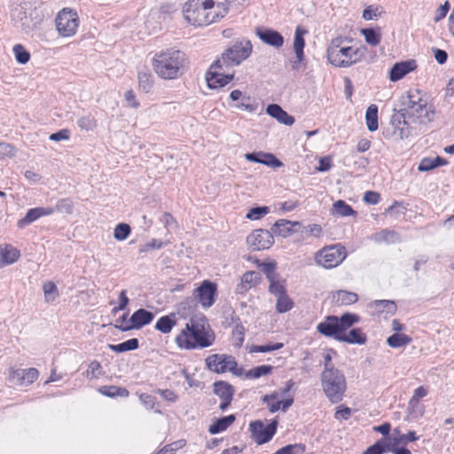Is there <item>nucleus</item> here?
<instances>
[{
	"label": "nucleus",
	"instance_id": "nucleus-1",
	"mask_svg": "<svg viewBox=\"0 0 454 454\" xmlns=\"http://www.w3.org/2000/svg\"><path fill=\"white\" fill-rule=\"evenodd\" d=\"M215 340L214 331L205 316L200 314L190 318L175 340L180 348L192 350L208 348L213 345Z\"/></svg>",
	"mask_w": 454,
	"mask_h": 454
},
{
	"label": "nucleus",
	"instance_id": "nucleus-2",
	"mask_svg": "<svg viewBox=\"0 0 454 454\" xmlns=\"http://www.w3.org/2000/svg\"><path fill=\"white\" fill-rule=\"evenodd\" d=\"M152 64L157 75L165 80L179 78L188 67L185 53L174 48L155 53Z\"/></svg>",
	"mask_w": 454,
	"mask_h": 454
},
{
	"label": "nucleus",
	"instance_id": "nucleus-3",
	"mask_svg": "<svg viewBox=\"0 0 454 454\" xmlns=\"http://www.w3.org/2000/svg\"><path fill=\"white\" fill-rule=\"evenodd\" d=\"M346 37L333 38L326 49L328 62L336 67H349L358 63L365 51V48L349 45Z\"/></svg>",
	"mask_w": 454,
	"mask_h": 454
},
{
	"label": "nucleus",
	"instance_id": "nucleus-4",
	"mask_svg": "<svg viewBox=\"0 0 454 454\" xmlns=\"http://www.w3.org/2000/svg\"><path fill=\"white\" fill-rule=\"evenodd\" d=\"M320 381L324 394L332 403L342 401L347 390L346 377L342 371L337 369L322 372Z\"/></svg>",
	"mask_w": 454,
	"mask_h": 454
},
{
	"label": "nucleus",
	"instance_id": "nucleus-5",
	"mask_svg": "<svg viewBox=\"0 0 454 454\" xmlns=\"http://www.w3.org/2000/svg\"><path fill=\"white\" fill-rule=\"evenodd\" d=\"M359 320V316L352 313H345L340 317L328 316L324 322L317 325V329L324 336L332 337L337 340V337H340L342 332H346Z\"/></svg>",
	"mask_w": 454,
	"mask_h": 454
},
{
	"label": "nucleus",
	"instance_id": "nucleus-6",
	"mask_svg": "<svg viewBox=\"0 0 454 454\" xmlns=\"http://www.w3.org/2000/svg\"><path fill=\"white\" fill-rule=\"evenodd\" d=\"M347 257L344 246L335 244L325 247L315 254V262L325 269H333L340 265Z\"/></svg>",
	"mask_w": 454,
	"mask_h": 454
},
{
	"label": "nucleus",
	"instance_id": "nucleus-7",
	"mask_svg": "<svg viewBox=\"0 0 454 454\" xmlns=\"http://www.w3.org/2000/svg\"><path fill=\"white\" fill-rule=\"evenodd\" d=\"M58 34L62 37H73L80 26V19L75 10L63 8L55 18Z\"/></svg>",
	"mask_w": 454,
	"mask_h": 454
},
{
	"label": "nucleus",
	"instance_id": "nucleus-8",
	"mask_svg": "<svg viewBox=\"0 0 454 454\" xmlns=\"http://www.w3.org/2000/svg\"><path fill=\"white\" fill-rule=\"evenodd\" d=\"M252 48V43L248 40L236 42L224 51L218 60H222V64L225 67L239 65L251 55Z\"/></svg>",
	"mask_w": 454,
	"mask_h": 454
},
{
	"label": "nucleus",
	"instance_id": "nucleus-9",
	"mask_svg": "<svg viewBox=\"0 0 454 454\" xmlns=\"http://www.w3.org/2000/svg\"><path fill=\"white\" fill-rule=\"evenodd\" d=\"M207 14L205 0H189L184 6L185 20L193 26H207Z\"/></svg>",
	"mask_w": 454,
	"mask_h": 454
},
{
	"label": "nucleus",
	"instance_id": "nucleus-10",
	"mask_svg": "<svg viewBox=\"0 0 454 454\" xmlns=\"http://www.w3.org/2000/svg\"><path fill=\"white\" fill-rule=\"evenodd\" d=\"M249 427L252 438L257 444L262 445L270 442L276 434L278 420L273 419L266 426L261 420H255L251 422Z\"/></svg>",
	"mask_w": 454,
	"mask_h": 454
},
{
	"label": "nucleus",
	"instance_id": "nucleus-11",
	"mask_svg": "<svg viewBox=\"0 0 454 454\" xmlns=\"http://www.w3.org/2000/svg\"><path fill=\"white\" fill-rule=\"evenodd\" d=\"M222 60H215L207 72L206 80L211 89H220L228 84L232 79L233 74H225Z\"/></svg>",
	"mask_w": 454,
	"mask_h": 454
},
{
	"label": "nucleus",
	"instance_id": "nucleus-12",
	"mask_svg": "<svg viewBox=\"0 0 454 454\" xmlns=\"http://www.w3.org/2000/svg\"><path fill=\"white\" fill-rule=\"evenodd\" d=\"M206 365L208 370L216 373L227 371L234 372L237 363L231 356L214 354L207 357Z\"/></svg>",
	"mask_w": 454,
	"mask_h": 454
},
{
	"label": "nucleus",
	"instance_id": "nucleus-13",
	"mask_svg": "<svg viewBox=\"0 0 454 454\" xmlns=\"http://www.w3.org/2000/svg\"><path fill=\"white\" fill-rule=\"evenodd\" d=\"M247 243L253 251L268 249L274 243L273 234L271 231L258 229L247 237Z\"/></svg>",
	"mask_w": 454,
	"mask_h": 454
},
{
	"label": "nucleus",
	"instance_id": "nucleus-14",
	"mask_svg": "<svg viewBox=\"0 0 454 454\" xmlns=\"http://www.w3.org/2000/svg\"><path fill=\"white\" fill-rule=\"evenodd\" d=\"M154 318V314L145 309H138L136 310L129 319L127 325H115L114 327L121 332H128L132 329H141L145 325L151 324Z\"/></svg>",
	"mask_w": 454,
	"mask_h": 454
},
{
	"label": "nucleus",
	"instance_id": "nucleus-15",
	"mask_svg": "<svg viewBox=\"0 0 454 454\" xmlns=\"http://www.w3.org/2000/svg\"><path fill=\"white\" fill-rule=\"evenodd\" d=\"M38 371L35 368H11L8 379L15 386L27 387L32 384L38 378Z\"/></svg>",
	"mask_w": 454,
	"mask_h": 454
},
{
	"label": "nucleus",
	"instance_id": "nucleus-16",
	"mask_svg": "<svg viewBox=\"0 0 454 454\" xmlns=\"http://www.w3.org/2000/svg\"><path fill=\"white\" fill-rule=\"evenodd\" d=\"M203 308L211 307L215 300L216 285L209 280H204L202 284L194 290Z\"/></svg>",
	"mask_w": 454,
	"mask_h": 454
},
{
	"label": "nucleus",
	"instance_id": "nucleus-17",
	"mask_svg": "<svg viewBox=\"0 0 454 454\" xmlns=\"http://www.w3.org/2000/svg\"><path fill=\"white\" fill-rule=\"evenodd\" d=\"M435 110L433 105L427 103V98L414 108L408 110L407 115L414 118L419 123H428L434 120Z\"/></svg>",
	"mask_w": 454,
	"mask_h": 454
},
{
	"label": "nucleus",
	"instance_id": "nucleus-18",
	"mask_svg": "<svg viewBox=\"0 0 454 454\" xmlns=\"http://www.w3.org/2000/svg\"><path fill=\"white\" fill-rule=\"evenodd\" d=\"M205 4L208 13V25L217 22L228 12L227 0H205Z\"/></svg>",
	"mask_w": 454,
	"mask_h": 454
},
{
	"label": "nucleus",
	"instance_id": "nucleus-19",
	"mask_svg": "<svg viewBox=\"0 0 454 454\" xmlns=\"http://www.w3.org/2000/svg\"><path fill=\"white\" fill-rule=\"evenodd\" d=\"M279 397L280 394L278 392H273L262 396V401L267 405L270 413H275L279 410L286 411L292 406L294 398L290 397L286 400H280Z\"/></svg>",
	"mask_w": 454,
	"mask_h": 454
},
{
	"label": "nucleus",
	"instance_id": "nucleus-20",
	"mask_svg": "<svg viewBox=\"0 0 454 454\" xmlns=\"http://www.w3.org/2000/svg\"><path fill=\"white\" fill-rule=\"evenodd\" d=\"M417 67V62L414 59L397 62L389 71V80L391 82H397L403 79L407 74L414 71Z\"/></svg>",
	"mask_w": 454,
	"mask_h": 454
},
{
	"label": "nucleus",
	"instance_id": "nucleus-21",
	"mask_svg": "<svg viewBox=\"0 0 454 454\" xmlns=\"http://www.w3.org/2000/svg\"><path fill=\"white\" fill-rule=\"evenodd\" d=\"M256 35L266 44L280 48L284 44V37L276 30L258 27L256 29Z\"/></svg>",
	"mask_w": 454,
	"mask_h": 454
},
{
	"label": "nucleus",
	"instance_id": "nucleus-22",
	"mask_svg": "<svg viewBox=\"0 0 454 454\" xmlns=\"http://www.w3.org/2000/svg\"><path fill=\"white\" fill-rule=\"evenodd\" d=\"M426 99L424 93L417 89L408 90L404 95L400 98V103L403 106L401 111H404L406 114L408 110L414 108V106L419 105Z\"/></svg>",
	"mask_w": 454,
	"mask_h": 454
},
{
	"label": "nucleus",
	"instance_id": "nucleus-23",
	"mask_svg": "<svg viewBox=\"0 0 454 454\" xmlns=\"http://www.w3.org/2000/svg\"><path fill=\"white\" fill-rule=\"evenodd\" d=\"M245 158L253 162L261 163L271 168H279L283 165V163L277 159L272 153H247Z\"/></svg>",
	"mask_w": 454,
	"mask_h": 454
},
{
	"label": "nucleus",
	"instance_id": "nucleus-24",
	"mask_svg": "<svg viewBox=\"0 0 454 454\" xmlns=\"http://www.w3.org/2000/svg\"><path fill=\"white\" fill-rule=\"evenodd\" d=\"M54 212L51 207H35L27 210L26 215L18 222V226L23 228L31 223L36 221L42 216L50 215Z\"/></svg>",
	"mask_w": 454,
	"mask_h": 454
},
{
	"label": "nucleus",
	"instance_id": "nucleus-25",
	"mask_svg": "<svg viewBox=\"0 0 454 454\" xmlns=\"http://www.w3.org/2000/svg\"><path fill=\"white\" fill-rule=\"evenodd\" d=\"M266 113L276 119L279 123L285 124L286 126H291L294 123V118L288 114L287 112L283 110L277 104H270L266 108Z\"/></svg>",
	"mask_w": 454,
	"mask_h": 454
},
{
	"label": "nucleus",
	"instance_id": "nucleus-26",
	"mask_svg": "<svg viewBox=\"0 0 454 454\" xmlns=\"http://www.w3.org/2000/svg\"><path fill=\"white\" fill-rule=\"evenodd\" d=\"M368 309L372 314H394L396 306L394 301L388 300H376L368 304Z\"/></svg>",
	"mask_w": 454,
	"mask_h": 454
},
{
	"label": "nucleus",
	"instance_id": "nucleus-27",
	"mask_svg": "<svg viewBox=\"0 0 454 454\" xmlns=\"http://www.w3.org/2000/svg\"><path fill=\"white\" fill-rule=\"evenodd\" d=\"M297 225H300L299 222L280 219L273 224L270 231L273 235L286 238L292 234V228Z\"/></svg>",
	"mask_w": 454,
	"mask_h": 454
},
{
	"label": "nucleus",
	"instance_id": "nucleus-28",
	"mask_svg": "<svg viewBox=\"0 0 454 454\" xmlns=\"http://www.w3.org/2000/svg\"><path fill=\"white\" fill-rule=\"evenodd\" d=\"M19 250L12 246H0V268L14 263L19 259Z\"/></svg>",
	"mask_w": 454,
	"mask_h": 454
},
{
	"label": "nucleus",
	"instance_id": "nucleus-29",
	"mask_svg": "<svg viewBox=\"0 0 454 454\" xmlns=\"http://www.w3.org/2000/svg\"><path fill=\"white\" fill-rule=\"evenodd\" d=\"M337 340L347 342L349 344H364L366 342V335L359 328H354L348 333L342 332L340 337H337Z\"/></svg>",
	"mask_w": 454,
	"mask_h": 454
},
{
	"label": "nucleus",
	"instance_id": "nucleus-30",
	"mask_svg": "<svg viewBox=\"0 0 454 454\" xmlns=\"http://www.w3.org/2000/svg\"><path fill=\"white\" fill-rule=\"evenodd\" d=\"M259 274L255 271H247L241 277L240 284L237 286V292L241 294L249 290L252 286H255Z\"/></svg>",
	"mask_w": 454,
	"mask_h": 454
},
{
	"label": "nucleus",
	"instance_id": "nucleus-31",
	"mask_svg": "<svg viewBox=\"0 0 454 454\" xmlns=\"http://www.w3.org/2000/svg\"><path fill=\"white\" fill-rule=\"evenodd\" d=\"M176 324V315L172 313L167 316L160 317L157 320L154 327L157 331L160 332L161 333L167 334L172 331Z\"/></svg>",
	"mask_w": 454,
	"mask_h": 454
},
{
	"label": "nucleus",
	"instance_id": "nucleus-32",
	"mask_svg": "<svg viewBox=\"0 0 454 454\" xmlns=\"http://www.w3.org/2000/svg\"><path fill=\"white\" fill-rule=\"evenodd\" d=\"M358 300L356 293L339 290L333 294V301L339 306L351 305Z\"/></svg>",
	"mask_w": 454,
	"mask_h": 454
},
{
	"label": "nucleus",
	"instance_id": "nucleus-33",
	"mask_svg": "<svg viewBox=\"0 0 454 454\" xmlns=\"http://www.w3.org/2000/svg\"><path fill=\"white\" fill-rule=\"evenodd\" d=\"M236 419V417L231 414L226 417L218 419L215 423L210 425L208 432L211 434H216L226 430Z\"/></svg>",
	"mask_w": 454,
	"mask_h": 454
},
{
	"label": "nucleus",
	"instance_id": "nucleus-34",
	"mask_svg": "<svg viewBox=\"0 0 454 454\" xmlns=\"http://www.w3.org/2000/svg\"><path fill=\"white\" fill-rule=\"evenodd\" d=\"M305 30H302L301 27H296L294 34V51L295 52V56L299 59H303V49L305 46V41L303 38Z\"/></svg>",
	"mask_w": 454,
	"mask_h": 454
},
{
	"label": "nucleus",
	"instance_id": "nucleus-35",
	"mask_svg": "<svg viewBox=\"0 0 454 454\" xmlns=\"http://www.w3.org/2000/svg\"><path fill=\"white\" fill-rule=\"evenodd\" d=\"M107 347L114 352L122 353L137 349L139 347V342L137 339L132 338L120 344H108Z\"/></svg>",
	"mask_w": 454,
	"mask_h": 454
},
{
	"label": "nucleus",
	"instance_id": "nucleus-36",
	"mask_svg": "<svg viewBox=\"0 0 454 454\" xmlns=\"http://www.w3.org/2000/svg\"><path fill=\"white\" fill-rule=\"evenodd\" d=\"M411 340L410 336L404 333H395L387 339V344L393 348H398L410 344Z\"/></svg>",
	"mask_w": 454,
	"mask_h": 454
},
{
	"label": "nucleus",
	"instance_id": "nucleus-37",
	"mask_svg": "<svg viewBox=\"0 0 454 454\" xmlns=\"http://www.w3.org/2000/svg\"><path fill=\"white\" fill-rule=\"evenodd\" d=\"M365 121L369 131L372 132L378 129V107L376 105L368 106L365 114Z\"/></svg>",
	"mask_w": 454,
	"mask_h": 454
},
{
	"label": "nucleus",
	"instance_id": "nucleus-38",
	"mask_svg": "<svg viewBox=\"0 0 454 454\" xmlns=\"http://www.w3.org/2000/svg\"><path fill=\"white\" fill-rule=\"evenodd\" d=\"M361 34L364 35L365 42L372 46L379 45L381 41L380 28H363Z\"/></svg>",
	"mask_w": 454,
	"mask_h": 454
},
{
	"label": "nucleus",
	"instance_id": "nucleus-39",
	"mask_svg": "<svg viewBox=\"0 0 454 454\" xmlns=\"http://www.w3.org/2000/svg\"><path fill=\"white\" fill-rule=\"evenodd\" d=\"M214 392L221 399H232L233 388L226 382H216L214 385Z\"/></svg>",
	"mask_w": 454,
	"mask_h": 454
},
{
	"label": "nucleus",
	"instance_id": "nucleus-40",
	"mask_svg": "<svg viewBox=\"0 0 454 454\" xmlns=\"http://www.w3.org/2000/svg\"><path fill=\"white\" fill-rule=\"evenodd\" d=\"M333 214L340 216L356 215V212L344 200H339L333 205Z\"/></svg>",
	"mask_w": 454,
	"mask_h": 454
},
{
	"label": "nucleus",
	"instance_id": "nucleus-41",
	"mask_svg": "<svg viewBox=\"0 0 454 454\" xmlns=\"http://www.w3.org/2000/svg\"><path fill=\"white\" fill-rule=\"evenodd\" d=\"M12 52L15 60L20 65H25L30 60V52L20 43H17L12 47Z\"/></svg>",
	"mask_w": 454,
	"mask_h": 454
},
{
	"label": "nucleus",
	"instance_id": "nucleus-42",
	"mask_svg": "<svg viewBox=\"0 0 454 454\" xmlns=\"http://www.w3.org/2000/svg\"><path fill=\"white\" fill-rule=\"evenodd\" d=\"M77 125L82 130L92 131L97 128L98 121L91 114H88L78 118Z\"/></svg>",
	"mask_w": 454,
	"mask_h": 454
},
{
	"label": "nucleus",
	"instance_id": "nucleus-43",
	"mask_svg": "<svg viewBox=\"0 0 454 454\" xmlns=\"http://www.w3.org/2000/svg\"><path fill=\"white\" fill-rule=\"evenodd\" d=\"M138 86L144 92H148L153 87V75L147 71H139L137 74Z\"/></svg>",
	"mask_w": 454,
	"mask_h": 454
},
{
	"label": "nucleus",
	"instance_id": "nucleus-44",
	"mask_svg": "<svg viewBox=\"0 0 454 454\" xmlns=\"http://www.w3.org/2000/svg\"><path fill=\"white\" fill-rule=\"evenodd\" d=\"M276 298V310L278 313H286L293 309L294 302L292 299L288 296L287 293Z\"/></svg>",
	"mask_w": 454,
	"mask_h": 454
},
{
	"label": "nucleus",
	"instance_id": "nucleus-45",
	"mask_svg": "<svg viewBox=\"0 0 454 454\" xmlns=\"http://www.w3.org/2000/svg\"><path fill=\"white\" fill-rule=\"evenodd\" d=\"M269 292L274 296L278 297L286 294V289L284 281H279L278 277L269 280Z\"/></svg>",
	"mask_w": 454,
	"mask_h": 454
},
{
	"label": "nucleus",
	"instance_id": "nucleus-46",
	"mask_svg": "<svg viewBox=\"0 0 454 454\" xmlns=\"http://www.w3.org/2000/svg\"><path fill=\"white\" fill-rule=\"evenodd\" d=\"M418 439L419 436L416 435V433L414 431H410L407 434H400L397 437L392 438L388 443L397 445L402 444L405 446L408 442L417 441Z\"/></svg>",
	"mask_w": 454,
	"mask_h": 454
},
{
	"label": "nucleus",
	"instance_id": "nucleus-47",
	"mask_svg": "<svg viewBox=\"0 0 454 454\" xmlns=\"http://www.w3.org/2000/svg\"><path fill=\"white\" fill-rule=\"evenodd\" d=\"M131 229L127 223H118L114 230V237L116 240H125L130 234Z\"/></svg>",
	"mask_w": 454,
	"mask_h": 454
},
{
	"label": "nucleus",
	"instance_id": "nucleus-48",
	"mask_svg": "<svg viewBox=\"0 0 454 454\" xmlns=\"http://www.w3.org/2000/svg\"><path fill=\"white\" fill-rule=\"evenodd\" d=\"M273 366L271 365H260L249 370L247 373V377L252 379H258L263 375H267L271 372Z\"/></svg>",
	"mask_w": 454,
	"mask_h": 454
},
{
	"label": "nucleus",
	"instance_id": "nucleus-49",
	"mask_svg": "<svg viewBox=\"0 0 454 454\" xmlns=\"http://www.w3.org/2000/svg\"><path fill=\"white\" fill-rule=\"evenodd\" d=\"M103 375V370L100 363L97 360L90 362L86 371V376L89 379H98Z\"/></svg>",
	"mask_w": 454,
	"mask_h": 454
},
{
	"label": "nucleus",
	"instance_id": "nucleus-50",
	"mask_svg": "<svg viewBox=\"0 0 454 454\" xmlns=\"http://www.w3.org/2000/svg\"><path fill=\"white\" fill-rule=\"evenodd\" d=\"M46 301H53L58 296V288L53 282H47L43 286Z\"/></svg>",
	"mask_w": 454,
	"mask_h": 454
},
{
	"label": "nucleus",
	"instance_id": "nucleus-51",
	"mask_svg": "<svg viewBox=\"0 0 454 454\" xmlns=\"http://www.w3.org/2000/svg\"><path fill=\"white\" fill-rule=\"evenodd\" d=\"M269 212L270 208L268 207H253L247 212V218L250 220H258L261 219L263 215H267Z\"/></svg>",
	"mask_w": 454,
	"mask_h": 454
},
{
	"label": "nucleus",
	"instance_id": "nucleus-52",
	"mask_svg": "<svg viewBox=\"0 0 454 454\" xmlns=\"http://www.w3.org/2000/svg\"><path fill=\"white\" fill-rule=\"evenodd\" d=\"M283 348V343H275L273 345H255L251 348V352L266 353L270 351L278 350Z\"/></svg>",
	"mask_w": 454,
	"mask_h": 454
},
{
	"label": "nucleus",
	"instance_id": "nucleus-53",
	"mask_svg": "<svg viewBox=\"0 0 454 454\" xmlns=\"http://www.w3.org/2000/svg\"><path fill=\"white\" fill-rule=\"evenodd\" d=\"M56 208L60 213L70 215L73 212V202L69 199H62L57 202Z\"/></svg>",
	"mask_w": 454,
	"mask_h": 454
},
{
	"label": "nucleus",
	"instance_id": "nucleus-54",
	"mask_svg": "<svg viewBox=\"0 0 454 454\" xmlns=\"http://www.w3.org/2000/svg\"><path fill=\"white\" fill-rule=\"evenodd\" d=\"M386 451H387V445H385L381 441H378L368 447L363 454H383Z\"/></svg>",
	"mask_w": 454,
	"mask_h": 454
},
{
	"label": "nucleus",
	"instance_id": "nucleus-55",
	"mask_svg": "<svg viewBox=\"0 0 454 454\" xmlns=\"http://www.w3.org/2000/svg\"><path fill=\"white\" fill-rule=\"evenodd\" d=\"M428 391L424 387L420 386L414 390L413 395L410 399L409 406H412L419 403L420 399L427 395Z\"/></svg>",
	"mask_w": 454,
	"mask_h": 454
},
{
	"label": "nucleus",
	"instance_id": "nucleus-56",
	"mask_svg": "<svg viewBox=\"0 0 454 454\" xmlns=\"http://www.w3.org/2000/svg\"><path fill=\"white\" fill-rule=\"evenodd\" d=\"M323 229L319 224H309L304 227V232L308 237H320Z\"/></svg>",
	"mask_w": 454,
	"mask_h": 454
},
{
	"label": "nucleus",
	"instance_id": "nucleus-57",
	"mask_svg": "<svg viewBox=\"0 0 454 454\" xmlns=\"http://www.w3.org/2000/svg\"><path fill=\"white\" fill-rule=\"evenodd\" d=\"M395 237V232L387 230L375 233L373 239L376 242H388Z\"/></svg>",
	"mask_w": 454,
	"mask_h": 454
},
{
	"label": "nucleus",
	"instance_id": "nucleus-58",
	"mask_svg": "<svg viewBox=\"0 0 454 454\" xmlns=\"http://www.w3.org/2000/svg\"><path fill=\"white\" fill-rule=\"evenodd\" d=\"M275 270L276 264L274 262H267L262 264V271L266 275L268 280L278 277V275L275 272Z\"/></svg>",
	"mask_w": 454,
	"mask_h": 454
},
{
	"label": "nucleus",
	"instance_id": "nucleus-59",
	"mask_svg": "<svg viewBox=\"0 0 454 454\" xmlns=\"http://www.w3.org/2000/svg\"><path fill=\"white\" fill-rule=\"evenodd\" d=\"M49 138L55 142L68 140L70 138V131L67 129H62L56 133H52Z\"/></svg>",
	"mask_w": 454,
	"mask_h": 454
},
{
	"label": "nucleus",
	"instance_id": "nucleus-60",
	"mask_svg": "<svg viewBox=\"0 0 454 454\" xmlns=\"http://www.w3.org/2000/svg\"><path fill=\"white\" fill-rule=\"evenodd\" d=\"M450 10V4L448 1H445L443 4L440 5L436 10V14L434 18V22H439L447 15Z\"/></svg>",
	"mask_w": 454,
	"mask_h": 454
},
{
	"label": "nucleus",
	"instance_id": "nucleus-61",
	"mask_svg": "<svg viewBox=\"0 0 454 454\" xmlns=\"http://www.w3.org/2000/svg\"><path fill=\"white\" fill-rule=\"evenodd\" d=\"M437 168V164H434L432 158H424L419 164L418 169L419 171L425 172L429 171Z\"/></svg>",
	"mask_w": 454,
	"mask_h": 454
},
{
	"label": "nucleus",
	"instance_id": "nucleus-62",
	"mask_svg": "<svg viewBox=\"0 0 454 454\" xmlns=\"http://www.w3.org/2000/svg\"><path fill=\"white\" fill-rule=\"evenodd\" d=\"M380 196L376 192L368 191L364 195V200L370 205H376L379 203Z\"/></svg>",
	"mask_w": 454,
	"mask_h": 454
},
{
	"label": "nucleus",
	"instance_id": "nucleus-63",
	"mask_svg": "<svg viewBox=\"0 0 454 454\" xmlns=\"http://www.w3.org/2000/svg\"><path fill=\"white\" fill-rule=\"evenodd\" d=\"M387 451H390L394 454H411V450L405 448L404 446L399 447L397 444H387Z\"/></svg>",
	"mask_w": 454,
	"mask_h": 454
},
{
	"label": "nucleus",
	"instance_id": "nucleus-64",
	"mask_svg": "<svg viewBox=\"0 0 454 454\" xmlns=\"http://www.w3.org/2000/svg\"><path fill=\"white\" fill-rule=\"evenodd\" d=\"M180 447H181V445L179 444L178 442H174V443L164 446L156 454H174L175 451Z\"/></svg>",
	"mask_w": 454,
	"mask_h": 454
}]
</instances>
